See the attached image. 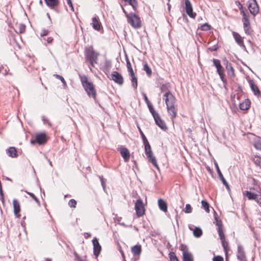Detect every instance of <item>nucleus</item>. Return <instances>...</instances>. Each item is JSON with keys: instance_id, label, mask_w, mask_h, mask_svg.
<instances>
[{"instance_id": "1", "label": "nucleus", "mask_w": 261, "mask_h": 261, "mask_svg": "<svg viewBox=\"0 0 261 261\" xmlns=\"http://www.w3.org/2000/svg\"><path fill=\"white\" fill-rule=\"evenodd\" d=\"M167 107V112L173 120L176 117L177 110L175 107L176 99L173 94L169 91H167L163 96Z\"/></svg>"}, {"instance_id": "2", "label": "nucleus", "mask_w": 261, "mask_h": 261, "mask_svg": "<svg viewBox=\"0 0 261 261\" xmlns=\"http://www.w3.org/2000/svg\"><path fill=\"white\" fill-rule=\"evenodd\" d=\"M80 77L82 85L88 95L95 99L96 93L93 83L89 81L86 76H80Z\"/></svg>"}, {"instance_id": "3", "label": "nucleus", "mask_w": 261, "mask_h": 261, "mask_svg": "<svg viewBox=\"0 0 261 261\" xmlns=\"http://www.w3.org/2000/svg\"><path fill=\"white\" fill-rule=\"evenodd\" d=\"M99 53L96 52L92 46L85 48V56L86 61H88L90 65L94 66L95 64L97 63L98 57Z\"/></svg>"}, {"instance_id": "4", "label": "nucleus", "mask_w": 261, "mask_h": 261, "mask_svg": "<svg viewBox=\"0 0 261 261\" xmlns=\"http://www.w3.org/2000/svg\"><path fill=\"white\" fill-rule=\"evenodd\" d=\"M123 12L125 13L128 22L134 28L138 29L141 27V22L140 17L136 15L134 13H130L128 14L125 10L122 7Z\"/></svg>"}, {"instance_id": "5", "label": "nucleus", "mask_w": 261, "mask_h": 261, "mask_svg": "<svg viewBox=\"0 0 261 261\" xmlns=\"http://www.w3.org/2000/svg\"><path fill=\"white\" fill-rule=\"evenodd\" d=\"M144 145L145 147V154L148 159V160L158 170H160V168L157 164L155 158L153 155V153L149 142H148L146 143H144Z\"/></svg>"}, {"instance_id": "6", "label": "nucleus", "mask_w": 261, "mask_h": 261, "mask_svg": "<svg viewBox=\"0 0 261 261\" xmlns=\"http://www.w3.org/2000/svg\"><path fill=\"white\" fill-rule=\"evenodd\" d=\"M241 14L243 15L242 21L243 23V28L244 31L246 34L250 35V23L249 21V14L248 13H246L244 9H241Z\"/></svg>"}, {"instance_id": "7", "label": "nucleus", "mask_w": 261, "mask_h": 261, "mask_svg": "<svg viewBox=\"0 0 261 261\" xmlns=\"http://www.w3.org/2000/svg\"><path fill=\"white\" fill-rule=\"evenodd\" d=\"M213 62L214 65L217 69V72L219 75L221 81L223 83H225L226 82V79L225 78V74L224 73V70L223 67L221 65L220 60L218 59H214Z\"/></svg>"}, {"instance_id": "8", "label": "nucleus", "mask_w": 261, "mask_h": 261, "mask_svg": "<svg viewBox=\"0 0 261 261\" xmlns=\"http://www.w3.org/2000/svg\"><path fill=\"white\" fill-rule=\"evenodd\" d=\"M135 209L136 215L138 217H140L144 215L145 207L143 201L141 198L137 200L135 205Z\"/></svg>"}, {"instance_id": "9", "label": "nucleus", "mask_w": 261, "mask_h": 261, "mask_svg": "<svg viewBox=\"0 0 261 261\" xmlns=\"http://www.w3.org/2000/svg\"><path fill=\"white\" fill-rule=\"evenodd\" d=\"M150 113L154 119L156 124L163 129H167L166 123L164 121L161 119L160 115L156 113L154 110L150 112Z\"/></svg>"}, {"instance_id": "10", "label": "nucleus", "mask_w": 261, "mask_h": 261, "mask_svg": "<svg viewBox=\"0 0 261 261\" xmlns=\"http://www.w3.org/2000/svg\"><path fill=\"white\" fill-rule=\"evenodd\" d=\"M248 9L250 13L255 16L259 12V7L256 0H249Z\"/></svg>"}, {"instance_id": "11", "label": "nucleus", "mask_w": 261, "mask_h": 261, "mask_svg": "<svg viewBox=\"0 0 261 261\" xmlns=\"http://www.w3.org/2000/svg\"><path fill=\"white\" fill-rule=\"evenodd\" d=\"M110 80H113L119 85H122L124 79L122 75L117 71H113L111 75Z\"/></svg>"}, {"instance_id": "12", "label": "nucleus", "mask_w": 261, "mask_h": 261, "mask_svg": "<svg viewBox=\"0 0 261 261\" xmlns=\"http://www.w3.org/2000/svg\"><path fill=\"white\" fill-rule=\"evenodd\" d=\"M180 250L182 251L183 261H193L192 254L189 252L187 247L184 245H181Z\"/></svg>"}, {"instance_id": "13", "label": "nucleus", "mask_w": 261, "mask_h": 261, "mask_svg": "<svg viewBox=\"0 0 261 261\" xmlns=\"http://www.w3.org/2000/svg\"><path fill=\"white\" fill-rule=\"evenodd\" d=\"M185 10L187 15L192 18H195L196 14L193 12V7L190 0H185Z\"/></svg>"}, {"instance_id": "14", "label": "nucleus", "mask_w": 261, "mask_h": 261, "mask_svg": "<svg viewBox=\"0 0 261 261\" xmlns=\"http://www.w3.org/2000/svg\"><path fill=\"white\" fill-rule=\"evenodd\" d=\"M237 258L241 261H246V257L244 248L240 244L238 245Z\"/></svg>"}, {"instance_id": "15", "label": "nucleus", "mask_w": 261, "mask_h": 261, "mask_svg": "<svg viewBox=\"0 0 261 261\" xmlns=\"http://www.w3.org/2000/svg\"><path fill=\"white\" fill-rule=\"evenodd\" d=\"M93 245V252L94 254L97 256L101 251V247L100 245L98 240L94 238L92 240Z\"/></svg>"}, {"instance_id": "16", "label": "nucleus", "mask_w": 261, "mask_h": 261, "mask_svg": "<svg viewBox=\"0 0 261 261\" xmlns=\"http://www.w3.org/2000/svg\"><path fill=\"white\" fill-rule=\"evenodd\" d=\"M215 166L216 168L217 172L218 174V176L219 178H220L221 180L222 181V183L224 184V185L225 186L226 189L227 190H229V186L224 177H223L219 168L218 166V165L216 162H215Z\"/></svg>"}, {"instance_id": "17", "label": "nucleus", "mask_w": 261, "mask_h": 261, "mask_svg": "<svg viewBox=\"0 0 261 261\" xmlns=\"http://www.w3.org/2000/svg\"><path fill=\"white\" fill-rule=\"evenodd\" d=\"M120 153L125 162H127L129 160L130 153L128 150L126 148L121 147L118 149Z\"/></svg>"}, {"instance_id": "18", "label": "nucleus", "mask_w": 261, "mask_h": 261, "mask_svg": "<svg viewBox=\"0 0 261 261\" xmlns=\"http://www.w3.org/2000/svg\"><path fill=\"white\" fill-rule=\"evenodd\" d=\"M46 140V136L44 133H40L36 135V141L40 145L45 143Z\"/></svg>"}, {"instance_id": "19", "label": "nucleus", "mask_w": 261, "mask_h": 261, "mask_svg": "<svg viewBox=\"0 0 261 261\" xmlns=\"http://www.w3.org/2000/svg\"><path fill=\"white\" fill-rule=\"evenodd\" d=\"M232 35L235 41L238 45L241 47H245L244 44L243 38L242 37L239 33L235 32H232Z\"/></svg>"}, {"instance_id": "20", "label": "nucleus", "mask_w": 261, "mask_h": 261, "mask_svg": "<svg viewBox=\"0 0 261 261\" xmlns=\"http://www.w3.org/2000/svg\"><path fill=\"white\" fill-rule=\"evenodd\" d=\"M225 67L227 70V74L229 76L232 77L234 76V71L231 63L226 61Z\"/></svg>"}, {"instance_id": "21", "label": "nucleus", "mask_w": 261, "mask_h": 261, "mask_svg": "<svg viewBox=\"0 0 261 261\" xmlns=\"http://www.w3.org/2000/svg\"><path fill=\"white\" fill-rule=\"evenodd\" d=\"M131 251L134 256H139L142 252L141 246L140 245H136L133 246L131 248Z\"/></svg>"}, {"instance_id": "22", "label": "nucleus", "mask_w": 261, "mask_h": 261, "mask_svg": "<svg viewBox=\"0 0 261 261\" xmlns=\"http://www.w3.org/2000/svg\"><path fill=\"white\" fill-rule=\"evenodd\" d=\"M13 206L14 215L17 217H19L20 215H19V213L20 211V204L19 202L16 199H14L13 200Z\"/></svg>"}, {"instance_id": "23", "label": "nucleus", "mask_w": 261, "mask_h": 261, "mask_svg": "<svg viewBox=\"0 0 261 261\" xmlns=\"http://www.w3.org/2000/svg\"><path fill=\"white\" fill-rule=\"evenodd\" d=\"M189 229L193 231V235L196 238H199L202 234V229L199 227H195L194 229L192 226H189Z\"/></svg>"}, {"instance_id": "24", "label": "nucleus", "mask_w": 261, "mask_h": 261, "mask_svg": "<svg viewBox=\"0 0 261 261\" xmlns=\"http://www.w3.org/2000/svg\"><path fill=\"white\" fill-rule=\"evenodd\" d=\"M158 205L160 209L164 212H166L167 211V204L162 199H159L158 200Z\"/></svg>"}, {"instance_id": "25", "label": "nucleus", "mask_w": 261, "mask_h": 261, "mask_svg": "<svg viewBox=\"0 0 261 261\" xmlns=\"http://www.w3.org/2000/svg\"><path fill=\"white\" fill-rule=\"evenodd\" d=\"M92 25L93 28L97 31L99 30L101 27V23L99 21L98 18L96 17H94L92 18Z\"/></svg>"}, {"instance_id": "26", "label": "nucleus", "mask_w": 261, "mask_h": 261, "mask_svg": "<svg viewBox=\"0 0 261 261\" xmlns=\"http://www.w3.org/2000/svg\"><path fill=\"white\" fill-rule=\"evenodd\" d=\"M7 153L11 158H16L18 156L16 149L14 147H10L7 150Z\"/></svg>"}, {"instance_id": "27", "label": "nucleus", "mask_w": 261, "mask_h": 261, "mask_svg": "<svg viewBox=\"0 0 261 261\" xmlns=\"http://www.w3.org/2000/svg\"><path fill=\"white\" fill-rule=\"evenodd\" d=\"M15 31L17 33L22 34L25 31V25L22 23L16 24L15 25Z\"/></svg>"}, {"instance_id": "28", "label": "nucleus", "mask_w": 261, "mask_h": 261, "mask_svg": "<svg viewBox=\"0 0 261 261\" xmlns=\"http://www.w3.org/2000/svg\"><path fill=\"white\" fill-rule=\"evenodd\" d=\"M46 4L50 8H53L58 6L59 2L58 0H44Z\"/></svg>"}, {"instance_id": "29", "label": "nucleus", "mask_w": 261, "mask_h": 261, "mask_svg": "<svg viewBox=\"0 0 261 261\" xmlns=\"http://www.w3.org/2000/svg\"><path fill=\"white\" fill-rule=\"evenodd\" d=\"M250 103L248 99H246L244 101L240 103V109L242 110H247L250 108Z\"/></svg>"}, {"instance_id": "30", "label": "nucleus", "mask_w": 261, "mask_h": 261, "mask_svg": "<svg viewBox=\"0 0 261 261\" xmlns=\"http://www.w3.org/2000/svg\"><path fill=\"white\" fill-rule=\"evenodd\" d=\"M249 84L250 86V88H251V90H252V91L253 92L254 94L255 95H259L260 94V91L258 89L257 86L254 84L253 82L252 81H250L249 82Z\"/></svg>"}, {"instance_id": "31", "label": "nucleus", "mask_w": 261, "mask_h": 261, "mask_svg": "<svg viewBox=\"0 0 261 261\" xmlns=\"http://www.w3.org/2000/svg\"><path fill=\"white\" fill-rule=\"evenodd\" d=\"M143 96L144 100L147 105V107L149 109L150 112L151 111H153V110H154V109H153V106L152 105V104L149 101L145 93H143Z\"/></svg>"}, {"instance_id": "32", "label": "nucleus", "mask_w": 261, "mask_h": 261, "mask_svg": "<svg viewBox=\"0 0 261 261\" xmlns=\"http://www.w3.org/2000/svg\"><path fill=\"white\" fill-rule=\"evenodd\" d=\"M246 196L249 200H256L258 195L249 191H246Z\"/></svg>"}, {"instance_id": "33", "label": "nucleus", "mask_w": 261, "mask_h": 261, "mask_svg": "<svg viewBox=\"0 0 261 261\" xmlns=\"http://www.w3.org/2000/svg\"><path fill=\"white\" fill-rule=\"evenodd\" d=\"M254 146L256 149L261 150V138H258L255 140Z\"/></svg>"}, {"instance_id": "34", "label": "nucleus", "mask_w": 261, "mask_h": 261, "mask_svg": "<svg viewBox=\"0 0 261 261\" xmlns=\"http://www.w3.org/2000/svg\"><path fill=\"white\" fill-rule=\"evenodd\" d=\"M202 208H203L207 213L210 212L209 206L210 205L208 202L205 200H202L201 201Z\"/></svg>"}, {"instance_id": "35", "label": "nucleus", "mask_w": 261, "mask_h": 261, "mask_svg": "<svg viewBox=\"0 0 261 261\" xmlns=\"http://www.w3.org/2000/svg\"><path fill=\"white\" fill-rule=\"evenodd\" d=\"M143 69L146 72L147 75L150 76L152 74V71L148 65L147 63H145L143 66Z\"/></svg>"}, {"instance_id": "36", "label": "nucleus", "mask_w": 261, "mask_h": 261, "mask_svg": "<svg viewBox=\"0 0 261 261\" xmlns=\"http://www.w3.org/2000/svg\"><path fill=\"white\" fill-rule=\"evenodd\" d=\"M254 163L258 166L261 167V157L258 155H255L253 159Z\"/></svg>"}, {"instance_id": "37", "label": "nucleus", "mask_w": 261, "mask_h": 261, "mask_svg": "<svg viewBox=\"0 0 261 261\" xmlns=\"http://www.w3.org/2000/svg\"><path fill=\"white\" fill-rule=\"evenodd\" d=\"M211 26L209 25L207 23H205L204 24H202L200 27V29L202 31H206L208 30H211Z\"/></svg>"}, {"instance_id": "38", "label": "nucleus", "mask_w": 261, "mask_h": 261, "mask_svg": "<svg viewBox=\"0 0 261 261\" xmlns=\"http://www.w3.org/2000/svg\"><path fill=\"white\" fill-rule=\"evenodd\" d=\"M217 230H218V234H219V238L220 239V240H224L225 239V236H224V233L223 232V229H222V228H217Z\"/></svg>"}, {"instance_id": "39", "label": "nucleus", "mask_w": 261, "mask_h": 261, "mask_svg": "<svg viewBox=\"0 0 261 261\" xmlns=\"http://www.w3.org/2000/svg\"><path fill=\"white\" fill-rule=\"evenodd\" d=\"M131 82L132 83V86L134 89H137L138 86V82L136 76L131 77Z\"/></svg>"}, {"instance_id": "40", "label": "nucleus", "mask_w": 261, "mask_h": 261, "mask_svg": "<svg viewBox=\"0 0 261 261\" xmlns=\"http://www.w3.org/2000/svg\"><path fill=\"white\" fill-rule=\"evenodd\" d=\"M25 192L36 201L38 205H40V201L33 193L27 191H25Z\"/></svg>"}, {"instance_id": "41", "label": "nucleus", "mask_w": 261, "mask_h": 261, "mask_svg": "<svg viewBox=\"0 0 261 261\" xmlns=\"http://www.w3.org/2000/svg\"><path fill=\"white\" fill-rule=\"evenodd\" d=\"M169 257L170 261H179L175 254L173 252L169 253Z\"/></svg>"}, {"instance_id": "42", "label": "nucleus", "mask_w": 261, "mask_h": 261, "mask_svg": "<svg viewBox=\"0 0 261 261\" xmlns=\"http://www.w3.org/2000/svg\"><path fill=\"white\" fill-rule=\"evenodd\" d=\"M126 66L128 72L133 71L132 65L129 61L128 58L126 57Z\"/></svg>"}, {"instance_id": "43", "label": "nucleus", "mask_w": 261, "mask_h": 261, "mask_svg": "<svg viewBox=\"0 0 261 261\" xmlns=\"http://www.w3.org/2000/svg\"><path fill=\"white\" fill-rule=\"evenodd\" d=\"M68 205L70 207L75 208L76 205V201L73 199H71L68 202Z\"/></svg>"}, {"instance_id": "44", "label": "nucleus", "mask_w": 261, "mask_h": 261, "mask_svg": "<svg viewBox=\"0 0 261 261\" xmlns=\"http://www.w3.org/2000/svg\"><path fill=\"white\" fill-rule=\"evenodd\" d=\"M139 129L140 134V135L141 136V137L142 138V140H143V143H146L147 142H148L147 139V138H146V137H145V135L143 134V132L140 129V128H139Z\"/></svg>"}, {"instance_id": "45", "label": "nucleus", "mask_w": 261, "mask_h": 261, "mask_svg": "<svg viewBox=\"0 0 261 261\" xmlns=\"http://www.w3.org/2000/svg\"><path fill=\"white\" fill-rule=\"evenodd\" d=\"M221 241H222V245L224 248L225 253L227 254V246H228V243H227V242H226L225 241V239L221 240Z\"/></svg>"}, {"instance_id": "46", "label": "nucleus", "mask_w": 261, "mask_h": 261, "mask_svg": "<svg viewBox=\"0 0 261 261\" xmlns=\"http://www.w3.org/2000/svg\"><path fill=\"white\" fill-rule=\"evenodd\" d=\"M185 212L186 213H190L192 212V207L190 204L186 205Z\"/></svg>"}, {"instance_id": "47", "label": "nucleus", "mask_w": 261, "mask_h": 261, "mask_svg": "<svg viewBox=\"0 0 261 261\" xmlns=\"http://www.w3.org/2000/svg\"><path fill=\"white\" fill-rule=\"evenodd\" d=\"M56 76L57 78L59 79L60 81H61L62 82V83H63L64 86L66 85V81H65V80H64V79L63 78V76H61L60 75H58V74H56Z\"/></svg>"}, {"instance_id": "48", "label": "nucleus", "mask_w": 261, "mask_h": 261, "mask_svg": "<svg viewBox=\"0 0 261 261\" xmlns=\"http://www.w3.org/2000/svg\"><path fill=\"white\" fill-rule=\"evenodd\" d=\"M216 225L218 226V228H222V222L220 220H219L217 217H215Z\"/></svg>"}, {"instance_id": "49", "label": "nucleus", "mask_w": 261, "mask_h": 261, "mask_svg": "<svg viewBox=\"0 0 261 261\" xmlns=\"http://www.w3.org/2000/svg\"><path fill=\"white\" fill-rule=\"evenodd\" d=\"M213 261H224V259L221 256L218 255L213 257Z\"/></svg>"}, {"instance_id": "50", "label": "nucleus", "mask_w": 261, "mask_h": 261, "mask_svg": "<svg viewBox=\"0 0 261 261\" xmlns=\"http://www.w3.org/2000/svg\"><path fill=\"white\" fill-rule=\"evenodd\" d=\"M48 33V31L47 30H43L42 32L41 33L40 36L43 37L47 35Z\"/></svg>"}, {"instance_id": "51", "label": "nucleus", "mask_w": 261, "mask_h": 261, "mask_svg": "<svg viewBox=\"0 0 261 261\" xmlns=\"http://www.w3.org/2000/svg\"><path fill=\"white\" fill-rule=\"evenodd\" d=\"M236 4L239 7V10L243 9V6L239 1H236Z\"/></svg>"}, {"instance_id": "52", "label": "nucleus", "mask_w": 261, "mask_h": 261, "mask_svg": "<svg viewBox=\"0 0 261 261\" xmlns=\"http://www.w3.org/2000/svg\"><path fill=\"white\" fill-rule=\"evenodd\" d=\"M255 201L259 204V206L261 207V195L259 196H257Z\"/></svg>"}, {"instance_id": "53", "label": "nucleus", "mask_w": 261, "mask_h": 261, "mask_svg": "<svg viewBox=\"0 0 261 261\" xmlns=\"http://www.w3.org/2000/svg\"><path fill=\"white\" fill-rule=\"evenodd\" d=\"M100 181H101V185H102V186L103 187V189H105V187H106V184H105V180H104L103 178H102V177H100Z\"/></svg>"}, {"instance_id": "54", "label": "nucleus", "mask_w": 261, "mask_h": 261, "mask_svg": "<svg viewBox=\"0 0 261 261\" xmlns=\"http://www.w3.org/2000/svg\"><path fill=\"white\" fill-rule=\"evenodd\" d=\"M53 40V38L51 37H48L47 39V41L48 43H51Z\"/></svg>"}, {"instance_id": "55", "label": "nucleus", "mask_w": 261, "mask_h": 261, "mask_svg": "<svg viewBox=\"0 0 261 261\" xmlns=\"http://www.w3.org/2000/svg\"><path fill=\"white\" fill-rule=\"evenodd\" d=\"M129 75L131 76V77H135V73L134 72V71H132L130 72H129Z\"/></svg>"}, {"instance_id": "56", "label": "nucleus", "mask_w": 261, "mask_h": 261, "mask_svg": "<svg viewBox=\"0 0 261 261\" xmlns=\"http://www.w3.org/2000/svg\"><path fill=\"white\" fill-rule=\"evenodd\" d=\"M1 200L3 204L5 203L4 195L1 196Z\"/></svg>"}, {"instance_id": "57", "label": "nucleus", "mask_w": 261, "mask_h": 261, "mask_svg": "<svg viewBox=\"0 0 261 261\" xmlns=\"http://www.w3.org/2000/svg\"><path fill=\"white\" fill-rule=\"evenodd\" d=\"M1 200L3 204L5 203L4 195L1 196Z\"/></svg>"}, {"instance_id": "58", "label": "nucleus", "mask_w": 261, "mask_h": 261, "mask_svg": "<svg viewBox=\"0 0 261 261\" xmlns=\"http://www.w3.org/2000/svg\"><path fill=\"white\" fill-rule=\"evenodd\" d=\"M211 51H215L217 49V48L215 46H213L209 48Z\"/></svg>"}, {"instance_id": "59", "label": "nucleus", "mask_w": 261, "mask_h": 261, "mask_svg": "<svg viewBox=\"0 0 261 261\" xmlns=\"http://www.w3.org/2000/svg\"><path fill=\"white\" fill-rule=\"evenodd\" d=\"M67 3L69 6L72 4L71 0H67Z\"/></svg>"}, {"instance_id": "60", "label": "nucleus", "mask_w": 261, "mask_h": 261, "mask_svg": "<svg viewBox=\"0 0 261 261\" xmlns=\"http://www.w3.org/2000/svg\"><path fill=\"white\" fill-rule=\"evenodd\" d=\"M69 6L71 8V10L72 11H74V8H73V5L72 4V5H71H71H69Z\"/></svg>"}, {"instance_id": "61", "label": "nucleus", "mask_w": 261, "mask_h": 261, "mask_svg": "<svg viewBox=\"0 0 261 261\" xmlns=\"http://www.w3.org/2000/svg\"><path fill=\"white\" fill-rule=\"evenodd\" d=\"M39 4H40L41 5H42V0H40V1H39Z\"/></svg>"}, {"instance_id": "62", "label": "nucleus", "mask_w": 261, "mask_h": 261, "mask_svg": "<svg viewBox=\"0 0 261 261\" xmlns=\"http://www.w3.org/2000/svg\"><path fill=\"white\" fill-rule=\"evenodd\" d=\"M188 131L190 133H191L192 132L191 129L190 128H189L188 129Z\"/></svg>"}, {"instance_id": "63", "label": "nucleus", "mask_w": 261, "mask_h": 261, "mask_svg": "<svg viewBox=\"0 0 261 261\" xmlns=\"http://www.w3.org/2000/svg\"><path fill=\"white\" fill-rule=\"evenodd\" d=\"M42 120L45 122V121H46V120H45L44 118L43 117L42 118Z\"/></svg>"}, {"instance_id": "64", "label": "nucleus", "mask_w": 261, "mask_h": 261, "mask_svg": "<svg viewBox=\"0 0 261 261\" xmlns=\"http://www.w3.org/2000/svg\"><path fill=\"white\" fill-rule=\"evenodd\" d=\"M121 254H122V256L123 257L124 256V254H123V252H121Z\"/></svg>"}]
</instances>
